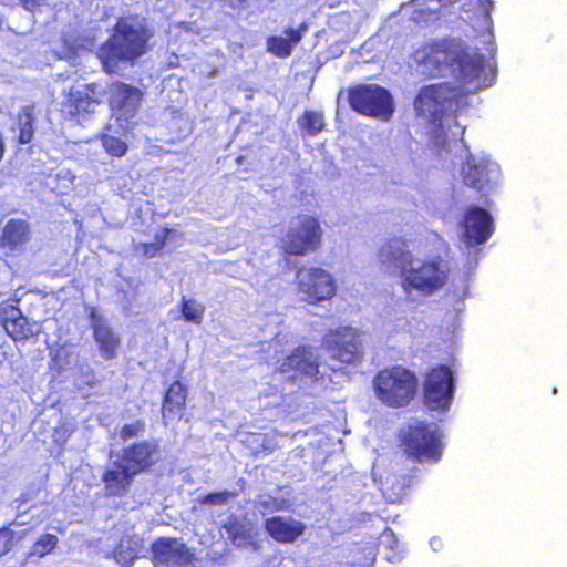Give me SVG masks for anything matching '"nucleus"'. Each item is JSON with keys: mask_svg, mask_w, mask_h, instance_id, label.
<instances>
[{"mask_svg": "<svg viewBox=\"0 0 567 567\" xmlns=\"http://www.w3.org/2000/svg\"><path fill=\"white\" fill-rule=\"evenodd\" d=\"M416 60L432 76L449 72L463 82L477 79L485 65L483 54L471 52L463 40L450 37L424 43L416 51Z\"/></svg>", "mask_w": 567, "mask_h": 567, "instance_id": "1", "label": "nucleus"}, {"mask_svg": "<svg viewBox=\"0 0 567 567\" xmlns=\"http://www.w3.org/2000/svg\"><path fill=\"white\" fill-rule=\"evenodd\" d=\"M153 37V30L137 16L120 17L97 50L103 71L112 75L121 63L135 64L152 49Z\"/></svg>", "mask_w": 567, "mask_h": 567, "instance_id": "2", "label": "nucleus"}, {"mask_svg": "<svg viewBox=\"0 0 567 567\" xmlns=\"http://www.w3.org/2000/svg\"><path fill=\"white\" fill-rule=\"evenodd\" d=\"M162 458V449L156 439L134 441L121 450L116 461L102 473L104 493L109 497L125 496L141 473L152 471Z\"/></svg>", "mask_w": 567, "mask_h": 567, "instance_id": "3", "label": "nucleus"}, {"mask_svg": "<svg viewBox=\"0 0 567 567\" xmlns=\"http://www.w3.org/2000/svg\"><path fill=\"white\" fill-rule=\"evenodd\" d=\"M374 394L393 409L408 406L416 396L419 380L410 369L394 364L379 370L372 380Z\"/></svg>", "mask_w": 567, "mask_h": 567, "instance_id": "4", "label": "nucleus"}, {"mask_svg": "<svg viewBox=\"0 0 567 567\" xmlns=\"http://www.w3.org/2000/svg\"><path fill=\"white\" fill-rule=\"evenodd\" d=\"M466 103V94L462 87L451 83H435L421 87L414 109L419 116L435 124L449 113H457Z\"/></svg>", "mask_w": 567, "mask_h": 567, "instance_id": "5", "label": "nucleus"}, {"mask_svg": "<svg viewBox=\"0 0 567 567\" xmlns=\"http://www.w3.org/2000/svg\"><path fill=\"white\" fill-rule=\"evenodd\" d=\"M399 445L408 458L417 462H439L443 453L442 434L434 423L416 421L403 427Z\"/></svg>", "mask_w": 567, "mask_h": 567, "instance_id": "6", "label": "nucleus"}, {"mask_svg": "<svg viewBox=\"0 0 567 567\" xmlns=\"http://www.w3.org/2000/svg\"><path fill=\"white\" fill-rule=\"evenodd\" d=\"M323 228L312 215L299 214L292 218L280 238L284 257H305L317 252L322 246Z\"/></svg>", "mask_w": 567, "mask_h": 567, "instance_id": "7", "label": "nucleus"}, {"mask_svg": "<svg viewBox=\"0 0 567 567\" xmlns=\"http://www.w3.org/2000/svg\"><path fill=\"white\" fill-rule=\"evenodd\" d=\"M450 267L441 256L420 261L416 266L402 269V284L405 290L415 289L431 296L443 289L449 281Z\"/></svg>", "mask_w": 567, "mask_h": 567, "instance_id": "8", "label": "nucleus"}, {"mask_svg": "<svg viewBox=\"0 0 567 567\" xmlns=\"http://www.w3.org/2000/svg\"><path fill=\"white\" fill-rule=\"evenodd\" d=\"M107 91L102 82L74 84L63 95L61 112L70 120L80 123L94 114L104 102Z\"/></svg>", "mask_w": 567, "mask_h": 567, "instance_id": "9", "label": "nucleus"}, {"mask_svg": "<svg viewBox=\"0 0 567 567\" xmlns=\"http://www.w3.org/2000/svg\"><path fill=\"white\" fill-rule=\"evenodd\" d=\"M350 107L364 116L389 120L394 112L391 93L378 84H357L348 90Z\"/></svg>", "mask_w": 567, "mask_h": 567, "instance_id": "10", "label": "nucleus"}, {"mask_svg": "<svg viewBox=\"0 0 567 567\" xmlns=\"http://www.w3.org/2000/svg\"><path fill=\"white\" fill-rule=\"evenodd\" d=\"M321 346L332 360L346 365H357L363 360L364 350L361 334L358 329L350 326L327 330Z\"/></svg>", "mask_w": 567, "mask_h": 567, "instance_id": "11", "label": "nucleus"}, {"mask_svg": "<svg viewBox=\"0 0 567 567\" xmlns=\"http://www.w3.org/2000/svg\"><path fill=\"white\" fill-rule=\"evenodd\" d=\"M455 389L452 369L445 364L431 367L423 382V401L431 410L445 409L450 405Z\"/></svg>", "mask_w": 567, "mask_h": 567, "instance_id": "12", "label": "nucleus"}, {"mask_svg": "<svg viewBox=\"0 0 567 567\" xmlns=\"http://www.w3.org/2000/svg\"><path fill=\"white\" fill-rule=\"evenodd\" d=\"M297 290L309 305L331 299L337 291L333 277L320 267H301L296 272Z\"/></svg>", "mask_w": 567, "mask_h": 567, "instance_id": "13", "label": "nucleus"}, {"mask_svg": "<svg viewBox=\"0 0 567 567\" xmlns=\"http://www.w3.org/2000/svg\"><path fill=\"white\" fill-rule=\"evenodd\" d=\"M106 91L109 107L118 121L127 122L136 116L144 96L142 90L116 80L110 83Z\"/></svg>", "mask_w": 567, "mask_h": 567, "instance_id": "14", "label": "nucleus"}, {"mask_svg": "<svg viewBox=\"0 0 567 567\" xmlns=\"http://www.w3.org/2000/svg\"><path fill=\"white\" fill-rule=\"evenodd\" d=\"M153 560L166 567H186L195 561V554L176 537H159L151 545Z\"/></svg>", "mask_w": 567, "mask_h": 567, "instance_id": "15", "label": "nucleus"}, {"mask_svg": "<svg viewBox=\"0 0 567 567\" xmlns=\"http://www.w3.org/2000/svg\"><path fill=\"white\" fill-rule=\"evenodd\" d=\"M463 236L468 245H481L493 235L495 227L489 212L480 206H470L461 220Z\"/></svg>", "mask_w": 567, "mask_h": 567, "instance_id": "16", "label": "nucleus"}, {"mask_svg": "<svg viewBox=\"0 0 567 567\" xmlns=\"http://www.w3.org/2000/svg\"><path fill=\"white\" fill-rule=\"evenodd\" d=\"M320 363L309 346H298L278 368L281 373L297 372L300 375L319 379Z\"/></svg>", "mask_w": 567, "mask_h": 567, "instance_id": "17", "label": "nucleus"}, {"mask_svg": "<svg viewBox=\"0 0 567 567\" xmlns=\"http://www.w3.org/2000/svg\"><path fill=\"white\" fill-rule=\"evenodd\" d=\"M267 534L279 544H292L306 532V525L292 516L275 515L264 522Z\"/></svg>", "mask_w": 567, "mask_h": 567, "instance_id": "18", "label": "nucleus"}, {"mask_svg": "<svg viewBox=\"0 0 567 567\" xmlns=\"http://www.w3.org/2000/svg\"><path fill=\"white\" fill-rule=\"evenodd\" d=\"M463 183L477 192H487L491 188L489 162L476 161L468 155L461 166Z\"/></svg>", "mask_w": 567, "mask_h": 567, "instance_id": "19", "label": "nucleus"}, {"mask_svg": "<svg viewBox=\"0 0 567 567\" xmlns=\"http://www.w3.org/2000/svg\"><path fill=\"white\" fill-rule=\"evenodd\" d=\"M223 529L226 532L230 543L237 548H246L256 545L252 524L239 516H229L223 524Z\"/></svg>", "mask_w": 567, "mask_h": 567, "instance_id": "20", "label": "nucleus"}, {"mask_svg": "<svg viewBox=\"0 0 567 567\" xmlns=\"http://www.w3.org/2000/svg\"><path fill=\"white\" fill-rule=\"evenodd\" d=\"M307 24L301 23L298 28H287L285 34L288 38L271 35L267 39V50L277 58L286 59L291 55L293 48L300 42Z\"/></svg>", "mask_w": 567, "mask_h": 567, "instance_id": "21", "label": "nucleus"}, {"mask_svg": "<svg viewBox=\"0 0 567 567\" xmlns=\"http://www.w3.org/2000/svg\"><path fill=\"white\" fill-rule=\"evenodd\" d=\"M31 237L30 226L24 219H9L2 229L0 244L10 250L20 249Z\"/></svg>", "mask_w": 567, "mask_h": 567, "instance_id": "22", "label": "nucleus"}, {"mask_svg": "<svg viewBox=\"0 0 567 567\" xmlns=\"http://www.w3.org/2000/svg\"><path fill=\"white\" fill-rule=\"evenodd\" d=\"M187 388L178 380L174 381L166 390L162 412L164 417L182 415L186 408Z\"/></svg>", "mask_w": 567, "mask_h": 567, "instance_id": "23", "label": "nucleus"}, {"mask_svg": "<svg viewBox=\"0 0 567 567\" xmlns=\"http://www.w3.org/2000/svg\"><path fill=\"white\" fill-rule=\"evenodd\" d=\"M35 110L33 104L22 106L14 116L12 131L17 132L16 142L20 145L29 144L34 136Z\"/></svg>", "mask_w": 567, "mask_h": 567, "instance_id": "24", "label": "nucleus"}, {"mask_svg": "<svg viewBox=\"0 0 567 567\" xmlns=\"http://www.w3.org/2000/svg\"><path fill=\"white\" fill-rule=\"evenodd\" d=\"M93 338L105 360L114 359L121 346V339L111 327L104 323L93 326Z\"/></svg>", "mask_w": 567, "mask_h": 567, "instance_id": "25", "label": "nucleus"}, {"mask_svg": "<svg viewBox=\"0 0 567 567\" xmlns=\"http://www.w3.org/2000/svg\"><path fill=\"white\" fill-rule=\"evenodd\" d=\"M3 326L14 341H27L34 334L29 319L19 309H13L12 316L4 319Z\"/></svg>", "mask_w": 567, "mask_h": 567, "instance_id": "26", "label": "nucleus"}, {"mask_svg": "<svg viewBox=\"0 0 567 567\" xmlns=\"http://www.w3.org/2000/svg\"><path fill=\"white\" fill-rule=\"evenodd\" d=\"M380 260L385 265H396L400 261L411 260V254L406 249V240L394 237L386 241L380 249Z\"/></svg>", "mask_w": 567, "mask_h": 567, "instance_id": "27", "label": "nucleus"}, {"mask_svg": "<svg viewBox=\"0 0 567 567\" xmlns=\"http://www.w3.org/2000/svg\"><path fill=\"white\" fill-rule=\"evenodd\" d=\"M113 559L123 567H127L138 557V543L131 536H123L111 551Z\"/></svg>", "mask_w": 567, "mask_h": 567, "instance_id": "28", "label": "nucleus"}, {"mask_svg": "<svg viewBox=\"0 0 567 567\" xmlns=\"http://www.w3.org/2000/svg\"><path fill=\"white\" fill-rule=\"evenodd\" d=\"M172 233V228L164 227L161 229V231L155 234L153 243H141L137 246V249L141 250L145 258H154L164 249L166 241L168 240Z\"/></svg>", "mask_w": 567, "mask_h": 567, "instance_id": "29", "label": "nucleus"}, {"mask_svg": "<svg viewBox=\"0 0 567 567\" xmlns=\"http://www.w3.org/2000/svg\"><path fill=\"white\" fill-rule=\"evenodd\" d=\"M298 124L302 132L310 136H315L323 130V114L320 112L307 110L298 118Z\"/></svg>", "mask_w": 567, "mask_h": 567, "instance_id": "30", "label": "nucleus"}, {"mask_svg": "<svg viewBox=\"0 0 567 567\" xmlns=\"http://www.w3.org/2000/svg\"><path fill=\"white\" fill-rule=\"evenodd\" d=\"M99 141L106 154L112 157H123L128 151V144L124 140L105 131L99 135Z\"/></svg>", "mask_w": 567, "mask_h": 567, "instance_id": "31", "label": "nucleus"}, {"mask_svg": "<svg viewBox=\"0 0 567 567\" xmlns=\"http://www.w3.org/2000/svg\"><path fill=\"white\" fill-rule=\"evenodd\" d=\"M182 317L187 322L200 324L204 318L205 307L195 300L183 297L179 302Z\"/></svg>", "mask_w": 567, "mask_h": 567, "instance_id": "32", "label": "nucleus"}, {"mask_svg": "<svg viewBox=\"0 0 567 567\" xmlns=\"http://www.w3.org/2000/svg\"><path fill=\"white\" fill-rule=\"evenodd\" d=\"M58 542L56 535L44 533L32 544L29 556L42 558L56 547Z\"/></svg>", "mask_w": 567, "mask_h": 567, "instance_id": "33", "label": "nucleus"}, {"mask_svg": "<svg viewBox=\"0 0 567 567\" xmlns=\"http://www.w3.org/2000/svg\"><path fill=\"white\" fill-rule=\"evenodd\" d=\"M146 430V423L144 420L138 419L131 423H126L121 426L118 436L122 442H127L132 439L141 436Z\"/></svg>", "mask_w": 567, "mask_h": 567, "instance_id": "34", "label": "nucleus"}, {"mask_svg": "<svg viewBox=\"0 0 567 567\" xmlns=\"http://www.w3.org/2000/svg\"><path fill=\"white\" fill-rule=\"evenodd\" d=\"M235 496L236 493L230 491L210 492L199 496L198 502L203 505H224Z\"/></svg>", "mask_w": 567, "mask_h": 567, "instance_id": "35", "label": "nucleus"}, {"mask_svg": "<svg viewBox=\"0 0 567 567\" xmlns=\"http://www.w3.org/2000/svg\"><path fill=\"white\" fill-rule=\"evenodd\" d=\"M14 543V532L3 527L0 528V557L7 554Z\"/></svg>", "mask_w": 567, "mask_h": 567, "instance_id": "36", "label": "nucleus"}, {"mask_svg": "<svg viewBox=\"0 0 567 567\" xmlns=\"http://www.w3.org/2000/svg\"><path fill=\"white\" fill-rule=\"evenodd\" d=\"M468 4L477 8L478 14L482 16L484 20L491 22L492 0H470Z\"/></svg>", "mask_w": 567, "mask_h": 567, "instance_id": "37", "label": "nucleus"}, {"mask_svg": "<svg viewBox=\"0 0 567 567\" xmlns=\"http://www.w3.org/2000/svg\"><path fill=\"white\" fill-rule=\"evenodd\" d=\"M48 0H19L20 4L28 11H34L45 4Z\"/></svg>", "mask_w": 567, "mask_h": 567, "instance_id": "38", "label": "nucleus"}]
</instances>
